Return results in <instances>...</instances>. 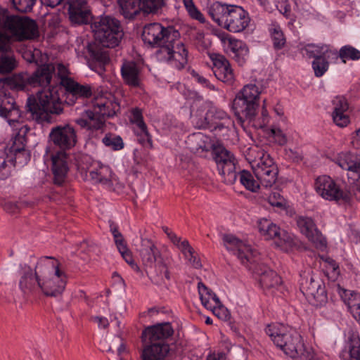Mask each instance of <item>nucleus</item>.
Instances as JSON below:
<instances>
[{
	"label": "nucleus",
	"mask_w": 360,
	"mask_h": 360,
	"mask_svg": "<svg viewBox=\"0 0 360 360\" xmlns=\"http://www.w3.org/2000/svg\"><path fill=\"white\" fill-rule=\"evenodd\" d=\"M15 162L12 158L8 160L0 158V179L4 180L10 176Z\"/></svg>",
	"instance_id": "51"
},
{
	"label": "nucleus",
	"mask_w": 360,
	"mask_h": 360,
	"mask_svg": "<svg viewBox=\"0 0 360 360\" xmlns=\"http://www.w3.org/2000/svg\"><path fill=\"white\" fill-rule=\"evenodd\" d=\"M266 333L274 343L291 358L300 357L305 350L301 335L295 330H288L282 325H269Z\"/></svg>",
	"instance_id": "9"
},
{
	"label": "nucleus",
	"mask_w": 360,
	"mask_h": 360,
	"mask_svg": "<svg viewBox=\"0 0 360 360\" xmlns=\"http://www.w3.org/2000/svg\"><path fill=\"white\" fill-rule=\"evenodd\" d=\"M17 67V61L11 53H4L0 56V73L12 72Z\"/></svg>",
	"instance_id": "45"
},
{
	"label": "nucleus",
	"mask_w": 360,
	"mask_h": 360,
	"mask_svg": "<svg viewBox=\"0 0 360 360\" xmlns=\"http://www.w3.org/2000/svg\"><path fill=\"white\" fill-rule=\"evenodd\" d=\"M261 91L252 83L245 85L236 95L232 102V110L240 123L252 120L259 107Z\"/></svg>",
	"instance_id": "10"
},
{
	"label": "nucleus",
	"mask_w": 360,
	"mask_h": 360,
	"mask_svg": "<svg viewBox=\"0 0 360 360\" xmlns=\"http://www.w3.org/2000/svg\"><path fill=\"white\" fill-rule=\"evenodd\" d=\"M0 28L8 33L14 40L22 41L39 37L36 22L26 16L11 14L0 7Z\"/></svg>",
	"instance_id": "7"
},
{
	"label": "nucleus",
	"mask_w": 360,
	"mask_h": 360,
	"mask_svg": "<svg viewBox=\"0 0 360 360\" xmlns=\"http://www.w3.org/2000/svg\"><path fill=\"white\" fill-rule=\"evenodd\" d=\"M337 163L342 169L347 170L349 183L360 191V162H357L352 153H343L338 157Z\"/></svg>",
	"instance_id": "23"
},
{
	"label": "nucleus",
	"mask_w": 360,
	"mask_h": 360,
	"mask_svg": "<svg viewBox=\"0 0 360 360\" xmlns=\"http://www.w3.org/2000/svg\"><path fill=\"white\" fill-rule=\"evenodd\" d=\"M62 85L65 89V102L72 105L78 98H88L92 96V86L89 84H80L70 78L61 80Z\"/></svg>",
	"instance_id": "19"
},
{
	"label": "nucleus",
	"mask_w": 360,
	"mask_h": 360,
	"mask_svg": "<svg viewBox=\"0 0 360 360\" xmlns=\"http://www.w3.org/2000/svg\"><path fill=\"white\" fill-rule=\"evenodd\" d=\"M14 39L8 33L0 30V52H7L11 49V44Z\"/></svg>",
	"instance_id": "53"
},
{
	"label": "nucleus",
	"mask_w": 360,
	"mask_h": 360,
	"mask_svg": "<svg viewBox=\"0 0 360 360\" xmlns=\"http://www.w3.org/2000/svg\"><path fill=\"white\" fill-rule=\"evenodd\" d=\"M54 72L55 66L51 63L39 66L32 75H30V85L44 87L49 86Z\"/></svg>",
	"instance_id": "30"
},
{
	"label": "nucleus",
	"mask_w": 360,
	"mask_h": 360,
	"mask_svg": "<svg viewBox=\"0 0 360 360\" xmlns=\"http://www.w3.org/2000/svg\"><path fill=\"white\" fill-rule=\"evenodd\" d=\"M135 134L137 136H144V139L141 140V144L143 146H148L150 148L152 147V138L150 134L148 131L146 124H145L144 129H142L140 127H136V129L134 130Z\"/></svg>",
	"instance_id": "56"
},
{
	"label": "nucleus",
	"mask_w": 360,
	"mask_h": 360,
	"mask_svg": "<svg viewBox=\"0 0 360 360\" xmlns=\"http://www.w3.org/2000/svg\"><path fill=\"white\" fill-rule=\"evenodd\" d=\"M91 179L96 184H101L107 188L119 191L123 186L119 182L117 176L112 174L111 169L103 165H98L92 169H89Z\"/></svg>",
	"instance_id": "16"
},
{
	"label": "nucleus",
	"mask_w": 360,
	"mask_h": 360,
	"mask_svg": "<svg viewBox=\"0 0 360 360\" xmlns=\"http://www.w3.org/2000/svg\"><path fill=\"white\" fill-rule=\"evenodd\" d=\"M234 5L214 2L208 8V13L218 25L224 27L227 22L228 15L231 13V8Z\"/></svg>",
	"instance_id": "32"
},
{
	"label": "nucleus",
	"mask_w": 360,
	"mask_h": 360,
	"mask_svg": "<svg viewBox=\"0 0 360 360\" xmlns=\"http://www.w3.org/2000/svg\"><path fill=\"white\" fill-rule=\"evenodd\" d=\"M193 123L199 129L212 128L221 120L229 121L228 114L223 110L209 103L201 104L191 112Z\"/></svg>",
	"instance_id": "14"
},
{
	"label": "nucleus",
	"mask_w": 360,
	"mask_h": 360,
	"mask_svg": "<svg viewBox=\"0 0 360 360\" xmlns=\"http://www.w3.org/2000/svg\"><path fill=\"white\" fill-rule=\"evenodd\" d=\"M278 11L285 16H289L290 13V6L288 4L287 0H281L276 5Z\"/></svg>",
	"instance_id": "62"
},
{
	"label": "nucleus",
	"mask_w": 360,
	"mask_h": 360,
	"mask_svg": "<svg viewBox=\"0 0 360 360\" xmlns=\"http://www.w3.org/2000/svg\"><path fill=\"white\" fill-rule=\"evenodd\" d=\"M118 3L126 18H134L142 11L141 0H118Z\"/></svg>",
	"instance_id": "35"
},
{
	"label": "nucleus",
	"mask_w": 360,
	"mask_h": 360,
	"mask_svg": "<svg viewBox=\"0 0 360 360\" xmlns=\"http://www.w3.org/2000/svg\"><path fill=\"white\" fill-rule=\"evenodd\" d=\"M22 274L19 280V288L22 293L26 296L36 295L41 292V283L37 275V264L32 269L30 266L25 264L22 267Z\"/></svg>",
	"instance_id": "17"
},
{
	"label": "nucleus",
	"mask_w": 360,
	"mask_h": 360,
	"mask_svg": "<svg viewBox=\"0 0 360 360\" xmlns=\"http://www.w3.org/2000/svg\"><path fill=\"white\" fill-rule=\"evenodd\" d=\"M233 124V122L230 117L229 116V121L226 120H221L220 121L217 122L215 124H213L212 128H210L212 131H217V130H226L227 131L228 129L231 125Z\"/></svg>",
	"instance_id": "61"
},
{
	"label": "nucleus",
	"mask_w": 360,
	"mask_h": 360,
	"mask_svg": "<svg viewBox=\"0 0 360 360\" xmlns=\"http://www.w3.org/2000/svg\"><path fill=\"white\" fill-rule=\"evenodd\" d=\"M207 309L211 310L221 320L228 321L230 319L231 315L229 310L221 302L219 304H214L212 305V307Z\"/></svg>",
	"instance_id": "52"
},
{
	"label": "nucleus",
	"mask_w": 360,
	"mask_h": 360,
	"mask_svg": "<svg viewBox=\"0 0 360 360\" xmlns=\"http://www.w3.org/2000/svg\"><path fill=\"white\" fill-rule=\"evenodd\" d=\"M297 225L301 233L304 234L316 248L323 250L326 248V240L317 229L311 218L304 216L298 217L297 219Z\"/></svg>",
	"instance_id": "18"
},
{
	"label": "nucleus",
	"mask_w": 360,
	"mask_h": 360,
	"mask_svg": "<svg viewBox=\"0 0 360 360\" xmlns=\"http://www.w3.org/2000/svg\"><path fill=\"white\" fill-rule=\"evenodd\" d=\"M30 78L27 73H20L8 78L6 84L12 89L24 90L30 84Z\"/></svg>",
	"instance_id": "42"
},
{
	"label": "nucleus",
	"mask_w": 360,
	"mask_h": 360,
	"mask_svg": "<svg viewBox=\"0 0 360 360\" xmlns=\"http://www.w3.org/2000/svg\"><path fill=\"white\" fill-rule=\"evenodd\" d=\"M301 277L300 290L305 297L311 295V292L323 283L319 278H315L310 271H304Z\"/></svg>",
	"instance_id": "36"
},
{
	"label": "nucleus",
	"mask_w": 360,
	"mask_h": 360,
	"mask_svg": "<svg viewBox=\"0 0 360 360\" xmlns=\"http://www.w3.org/2000/svg\"><path fill=\"white\" fill-rule=\"evenodd\" d=\"M37 275L41 283V292L48 297H58L65 290L67 276L62 264L52 257H42L37 262Z\"/></svg>",
	"instance_id": "3"
},
{
	"label": "nucleus",
	"mask_w": 360,
	"mask_h": 360,
	"mask_svg": "<svg viewBox=\"0 0 360 360\" xmlns=\"http://www.w3.org/2000/svg\"><path fill=\"white\" fill-rule=\"evenodd\" d=\"M274 243L277 247L285 252L292 250L297 245L294 237L284 230H282Z\"/></svg>",
	"instance_id": "43"
},
{
	"label": "nucleus",
	"mask_w": 360,
	"mask_h": 360,
	"mask_svg": "<svg viewBox=\"0 0 360 360\" xmlns=\"http://www.w3.org/2000/svg\"><path fill=\"white\" fill-rule=\"evenodd\" d=\"M13 7L20 13H28L32 11L36 0H11Z\"/></svg>",
	"instance_id": "50"
},
{
	"label": "nucleus",
	"mask_w": 360,
	"mask_h": 360,
	"mask_svg": "<svg viewBox=\"0 0 360 360\" xmlns=\"http://www.w3.org/2000/svg\"><path fill=\"white\" fill-rule=\"evenodd\" d=\"M27 112L37 122L48 120L49 115H60L63 112L57 87L49 86L39 91L35 96L28 97Z\"/></svg>",
	"instance_id": "5"
},
{
	"label": "nucleus",
	"mask_w": 360,
	"mask_h": 360,
	"mask_svg": "<svg viewBox=\"0 0 360 360\" xmlns=\"http://www.w3.org/2000/svg\"><path fill=\"white\" fill-rule=\"evenodd\" d=\"M210 58L213 63L215 77L223 82H232L234 77L228 60L224 56L216 53L212 54Z\"/></svg>",
	"instance_id": "25"
},
{
	"label": "nucleus",
	"mask_w": 360,
	"mask_h": 360,
	"mask_svg": "<svg viewBox=\"0 0 360 360\" xmlns=\"http://www.w3.org/2000/svg\"><path fill=\"white\" fill-rule=\"evenodd\" d=\"M15 106V102L14 98L12 97H8L6 94H3L0 105V115H4L5 112L12 109Z\"/></svg>",
	"instance_id": "57"
},
{
	"label": "nucleus",
	"mask_w": 360,
	"mask_h": 360,
	"mask_svg": "<svg viewBox=\"0 0 360 360\" xmlns=\"http://www.w3.org/2000/svg\"><path fill=\"white\" fill-rule=\"evenodd\" d=\"M141 4L144 13H156L165 6V0H141Z\"/></svg>",
	"instance_id": "47"
},
{
	"label": "nucleus",
	"mask_w": 360,
	"mask_h": 360,
	"mask_svg": "<svg viewBox=\"0 0 360 360\" xmlns=\"http://www.w3.org/2000/svg\"><path fill=\"white\" fill-rule=\"evenodd\" d=\"M305 51L309 58H314L312 68L315 75L318 77L323 76L328 70L329 67L328 59L338 58L337 51L327 44H308L305 47Z\"/></svg>",
	"instance_id": "12"
},
{
	"label": "nucleus",
	"mask_w": 360,
	"mask_h": 360,
	"mask_svg": "<svg viewBox=\"0 0 360 360\" xmlns=\"http://www.w3.org/2000/svg\"><path fill=\"white\" fill-rule=\"evenodd\" d=\"M333 105L334 106L333 112H341V111H347L349 108V105L343 96H337L333 101Z\"/></svg>",
	"instance_id": "58"
},
{
	"label": "nucleus",
	"mask_w": 360,
	"mask_h": 360,
	"mask_svg": "<svg viewBox=\"0 0 360 360\" xmlns=\"http://www.w3.org/2000/svg\"><path fill=\"white\" fill-rule=\"evenodd\" d=\"M268 200L269 202L272 206L276 207H282L284 202L283 198L281 195V194L278 192H273L269 196Z\"/></svg>",
	"instance_id": "60"
},
{
	"label": "nucleus",
	"mask_w": 360,
	"mask_h": 360,
	"mask_svg": "<svg viewBox=\"0 0 360 360\" xmlns=\"http://www.w3.org/2000/svg\"><path fill=\"white\" fill-rule=\"evenodd\" d=\"M102 348L104 352L109 354L117 353V356L122 360L121 356L126 352L125 345L122 338L117 335L108 340L102 342Z\"/></svg>",
	"instance_id": "38"
},
{
	"label": "nucleus",
	"mask_w": 360,
	"mask_h": 360,
	"mask_svg": "<svg viewBox=\"0 0 360 360\" xmlns=\"http://www.w3.org/2000/svg\"><path fill=\"white\" fill-rule=\"evenodd\" d=\"M347 111L333 112L332 117L334 123L340 127H346L349 122V117L346 114Z\"/></svg>",
	"instance_id": "55"
},
{
	"label": "nucleus",
	"mask_w": 360,
	"mask_h": 360,
	"mask_svg": "<svg viewBox=\"0 0 360 360\" xmlns=\"http://www.w3.org/2000/svg\"><path fill=\"white\" fill-rule=\"evenodd\" d=\"M338 292L343 300L347 304L350 313L355 309H358L360 305V294L356 292H350L345 289L339 288Z\"/></svg>",
	"instance_id": "40"
},
{
	"label": "nucleus",
	"mask_w": 360,
	"mask_h": 360,
	"mask_svg": "<svg viewBox=\"0 0 360 360\" xmlns=\"http://www.w3.org/2000/svg\"><path fill=\"white\" fill-rule=\"evenodd\" d=\"M65 6L72 23L82 25L91 21V14L86 0H67Z\"/></svg>",
	"instance_id": "22"
},
{
	"label": "nucleus",
	"mask_w": 360,
	"mask_h": 360,
	"mask_svg": "<svg viewBox=\"0 0 360 360\" xmlns=\"http://www.w3.org/2000/svg\"><path fill=\"white\" fill-rule=\"evenodd\" d=\"M231 13L228 15L227 22L223 28L232 32H240L249 25L250 19L248 13L240 6L231 7Z\"/></svg>",
	"instance_id": "24"
},
{
	"label": "nucleus",
	"mask_w": 360,
	"mask_h": 360,
	"mask_svg": "<svg viewBox=\"0 0 360 360\" xmlns=\"http://www.w3.org/2000/svg\"><path fill=\"white\" fill-rule=\"evenodd\" d=\"M1 116L4 117L8 120L9 124L13 126V129H15L16 127H20V126L24 125L23 124L20 123L19 118L20 117V113L16 105L12 109L5 112L4 115H1Z\"/></svg>",
	"instance_id": "48"
},
{
	"label": "nucleus",
	"mask_w": 360,
	"mask_h": 360,
	"mask_svg": "<svg viewBox=\"0 0 360 360\" xmlns=\"http://www.w3.org/2000/svg\"><path fill=\"white\" fill-rule=\"evenodd\" d=\"M347 360H360V346H352L349 349V358Z\"/></svg>",
	"instance_id": "64"
},
{
	"label": "nucleus",
	"mask_w": 360,
	"mask_h": 360,
	"mask_svg": "<svg viewBox=\"0 0 360 360\" xmlns=\"http://www.w3.org/2000/svg\"><path fill=\"white\" fill-rule=\"evenodd\" d=\"M213 158L217 165V169L223 180L228 184H233L236 179V160L234 155L221 144H215L213 147Z\"/></svg>",
	"instance_id": "11"
},
{
	"label": "nucleus",
	"mask_w": 360,
	"mask_h": 360,
	"mask_svg": "<svg viewBox=\"0 0 360 360\" xmlns=\"http://www.w3.org/2000/svg\"><path fill=\"white\" fill-rule=\"evenodd\" d=\"M338 57L344 63L347 60H359L360 59V51L349 45L344 46L340 49L339 54L338 53Z\"/></svg>",
	"instance_id": "46"
},
{
	"label": "nucleus",
	"mask_w": 360,
	"mask_h": 360,
	"mask_svg": "<svg viewBox=\"0 0 360 360\" xmlns=\"http://www.w3.org/2000/svg\"><path fill=\"white\" fill-rule=\"evenodd\" d=\"M103 143L107 146L112 147L114 150L122 149L124 146L122 139L120 136H105L103 139Z\"/></svg>",
	"instance_id": "54"
},
{
	"label": "nucleus",
	"mask_w": 360,
	"mask_h": 360,
	"mask_svg": "<svg viewBox=\"0 0 360 360\" xmlns=\"http://www.w3.org/2000/svg\"><path fill=\"white\" fill-rule=\"evenodd\" d=\"M240 184L248 191L256 192L259 188V182L255 181L252 174L247 170H242L238 174Z\"/></svg>",
	"instance_id": "44"
},
{
	"label": "nucleus",
	"mask_w": 360,
	"mask_h": 360,
	"mask_svg": "<svg viewBox=\"0 0 360 360\" xmlns=\"http://www.w3.org/2000/svg\"><path fill=\"white\" fill-rule=\"evenodd\" d=\"M124 84L130 88L142 89L143 75L142 68L134 61H124L120 69Z\"/></svg>",
	"instance_id": "20"
},
{
	"label": "nucleus",
	"mask_w": 360,
	"mask_h": 360,
	"mask_svg": "<svg viewBox=\"0 0 360 360\" xmlns=\"http://www.w3.org/2000/svg\"><path fill=\"white\" fill-rule=\"evenodd\" d=\"M29 130L30 128L27 125H22L14 129L15 134L12 139V143L9 146L8 150L15 155L16 160L19 159L20 156L25 157V158L29 157V154L25 150L27 142L26 135Z\"/></svg>",
	"instance_id": "27"
},
{
	"label": "nucleus",
	"mask_w": 360,
	"mask_h": 360,
	"mask_svg": "<svg viewBox=\"0 0 360 360\" xmlns=\"http://www.w3.org/2000/svg\"><path fill=\"white\" fill-rule=\"evenodd\" d=\"M198 292L202 305L205 308H210L214 304H219L220 300L211 290L208 289L202 282L198 283Z\"/></svg>",
	"instance_id": "39"
},
{
	"label": "nucleus",
	"mask_w": 360,
	"mask_h": 360,
	"mask_svg": "<svg viewBox=\"0 0 360 360\" xmlns=\"http://www.w3.org/2000/svg\"><path fill=\"white\" fill-rule=\"evenodd\" d=\"M131 122L136 124V127H140L144 129L145 122L143 120L141 111L139 109H133L131 111Z\"/></svg>",
	"instance_id": "59"
},
{
	"label": "nucleus",
	"mask_w": 360,
	"mask_h": 360,
	"mask_svg": "<svg viewBox=\"0 0 360 360\" xmlns=\"http://www.w3.org/2000/svg\"><path fill=\"white\" fill-rule=\"evenodd\" d=\"M311 293V295L307 296L306 298L312 305L321 307L327 302V294L323 283H321L319 288L317 287Z\"/></svg>",
	"instance_id": "41"
},
{
	"label": "nucleus",
	"mask_w": 360,
	"mask_h": 360,
	"mask_svg": "<svg viewBox=\"0 0 360 360\" xmlns=\"http://www.w3.org/2000/svg\"><path fill=\"white\" fill-rule=\"evenodd\" d=\"M189 15L195 19L198 20L200 22H205V20L203 15L200 13V11L195 6H193L191 10L187 11Z\"/></svg>",
	"instance_id": "63"
},
{
	"label": "nucleus",
	"mask_w": 360,
	"mask_h": 360,
	"mask_svg": "<svg viewBox=\"0 0 360 360\" xmlns=\"http://www.w3.org/2000/svg\"><path fill=\"white\" fill-rule=\"evenodd\" d=\"M254 174L260 185L268 188L271 187L276 182L278 169L277 166H273L272 168L266 170L259 168Z\"/></svg>",
	"instance_id": "33"
},
{
	"label": "nucleus",
	"mask_w": 360,
	"mask_h": 360,
	"mask_svg": "<svg viewBox=\"0 0 360 360\" xmlns=\"http://www.w3.org/2000/svg\"><path fill=\"white\" fill-rule=\"evenodd\" d=\"M250 156L253 158L250 162L254 172H256L259 168L266 170L276 166L270 155L262 149L258 148L252 149Z\"/></svg>",
	"instance_id": "31"
},
{
	"label": "nucleus",
	"mask_w": 360,
	"mask_h": 360,
	"mask_svg": "<svg viewBox=\"0 0 360 360\" xmlns=\"http://www.w3.org/2000/svg\"><path fill=\"white\" fill-rule=\"evenodd\" d=\"M96 41L86 46L89 56V66L100 75L105 71V66L109 63L110 57L107 50L103 47L114 48L120 44L124 32L120 20L110 15L101 16L91 24Z\"/></svg>",
	"instance_id": "2"
},
{
	"label": "nucleus",
	"mask_w": 360,
	"mask_h": 360,
	"mask_svg": "<svg viewBox=\"0 0 360 360\" xmlns=\"http://www.w3.org/2000/svg\"><path fill=\"white\" fill-rule=\"evenodd\" d=\"M119 109L118 103L113 98H101L96 101L93 110H84L75 122L82 129L90 131H97L103 128L105 118L115 115Z\"/></svg>",
	"instance_id": "8"
},
{
	"label": "nucleus",
	"mask_w": 360,
	"mask_h": 360,
	"mask_svg": "<svg viewBox=\"0 0 360 360\" xmlns=\"http://www.w3.org/2000/svg\"><path fill=\"white\" fill-rule=\"evenodd\" d=\"M145 44L158 48L155 52L158 60L169 63L178 70L188 63V51L181 40L178 30L173 26L164 27L158 22L146 25L142 32Z\"/></svg>",
	"instance_id": "1"
},
{
	"label": "nucleus",
	"mask_w": 360,
	"mask_h": 360,
	"mask_svg": "<svg viewBox=\"0 0 360 360\" xmlns=\"http://www.w3.org/2000/svg\"><path fill=\"white\" fill-rule=\"evenodd\" d=\"M257 263L247 267L252 269L259 276V283L263 288H275L281 283L280 276L274 271L266 266L258 265Z\"/></svg>",
	"instance_id": "26"
},
{
	"label": "nucleus",
	"mask_w": 360,
	"mask_h": 360,
	"mask_svg": "<svg viewBox=\"0 0 360 360\" xmlns=\"http://www.w3.org/2000/svg\"><path fill=\"white\" fill-rule=\"evenodd\" d=\"M186 144L192 153L198 155L210 151L215 145L208 136L202 133H195L189 136Z\"/></svg>",
	"instance_id": "28"
},
{
	"label": "nucleus",
	"mask_w": 360,
	"mask_h": 360,
	"mask_svg": "<svg viewBox=\"0 0 360 360\" xmlns=\"http://www.w3.org/2000/svg\"><path fill=\"white\" fill-rule=\"evenodd\" d=\"M229 46L235 53L234 57L237 62L240 65H243L248 58L249 54V49L247 45L241 40L229 39Z\"/></svg>",
	"instance_id": "34"
},
{
	"label": "nucleus",
	"mask_w": 360,
	"mask_h": 360,
	"mask_svg": "<svg viewBox=\"0 0 360 360\" xmlns=\"http://www.w3.org/2000/svg\"><path fill=\"white\" fill-rule=\"evenodd\" d=\"M137 251L146 268V271L153 283L161 285L165 278L169 280V272L165 259L151 240L143 238Z\"/></svg>",
	"instance_id": "6"
},
{
	"label": "nucleus",
	"mask_w": 360,
	"mask_h": 360,
	"mask_svg": "<svg viewBox=\"0 0 360 360\" xmlns=\"http://www.w3.org/2000/svg\"><path fill=\"white\" fill-rule=\"evenodd\" d=\"M222 240L226 250L236 255L245 266L258 262L259 256L257 251L235 236L226 234L223 236Z\"/></svg>",
	"instance_id": "13"
},
{
	"label": "nucleus",
	"mask_w": 360,
	"mask_h": 360,
	"mask_svg": "<svg viewBox=\"0 0 360 360\" xmlns=\"http://www.w3.org/2000/svg\"><path fill=\"white\" fill-rule=\"evenodd\" d=\"M271 39L274 47L276 49H281L285 44V38L279 27H275L271 30Z\"/></svg>",
	"instance_id": "49"
},
{
	"label": "nucleus",
	"mask_w": 360,
	"mask_h": 360,
	"mask_svg": "<svg viewBox=\"0 0 360 360\" xmlns=\"http://www.w3.org/2000/svg\"><path fill=\"white\" fill-rule=\"evenodd\" d=\"M258 229L266 239H273L274 241L282 231L278 226L266 219H262L258 221Z\"/></svg>",
	"instance_id": "37"
},
{
	"label": "nucleus",
	"mask_w": 360,
	"mask_h": 360,
	"mask_svg": "<svg viewBox=\"0 0 360 360\" xmlns=\"http://www.w3.org/2000/svg\"><path fill=\"white\" fill-rule=\"evenodd\" d=\"M53 143L63 150L70 149L77 142V136L72 127L69 124L53 128L49 134Z\"/></svg>",
	"instance_id": "21"
},
{
	"label": "nucleus",
	"mask_w": 360,
	"mask_h": 360,
	"mask_svg": "<svg viewBox=\"0 0 360 360\" xmlns=\"http://www.w3.org/2000/svg\"><path fill=\"white\" fill-rule=\"evenodd\" d=\"M174 330L169 322L148 327L142 333L143 348L142 360H164L169 352L166 340L173 335Z\"/></svg>",
	"instance_id": "4"
},
{
	"label": "nucleus",
	"mask_w": 360,
	"mask_h": 360,
	"mask_svg": "<svg viewBox=\"0 0 360 360\" xmlns=\"http://www.w3.org/2000/svg\"><path fill=\"white\" fill-rule=\"evenodd\" d=\"M68 157L64 151H60L52 155V171L56 184L61 185L65 180L68 172Z\"/></svg>",
	"instance_id": "29"
},
{
	"label": "nucleus",
	"mask_w": 360,
	"mask_h": 360,
	"mask_svg": "<svg viewBox=\"0 0 360 360\" xmlns=\"http://www.w3.org/2000/svg\"><path fill=\"white\" fill-rule=\"evenodd\" d=\"M314 187L318 194L324 199L345 201L349 199V193L342 190L328 176H319L316 179Z\"/></svg>",
	"instance_id": "15"
}]
</instances>
